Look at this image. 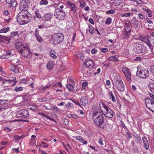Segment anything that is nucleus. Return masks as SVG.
<instances>
[{
  "label": "nucleus",
  "mask_w": 154,
  "mask_h": 154,
  "mask_svg": "<svg viewBox=\"0 0 154 154\" xmlns=\"http://www.w3.org/2000/svg\"><path fill=\"white\" fill-rule=\"evenodd\" d=\"M120 125L122 126V127L124 129H128V128H127V127L125 125L124 123L123 122H122V121H121Z\"/></svg>",
  "instance_id": "nucleus-54"
},
{
  "label": "nucleus",
  "mask_w": 154,
  "mask_h": 154,
  "mask_svg": "<svg viewBox=\"0 0 154 154\" xmlns=\"http://www.w3.org/2000/svg\"><path fill=\"white\" fill-rule=\"evenodd\" d=\"M50 53L51 57L54 59H56L57 58V56L56 55V52L54 50L50 51Z\"/></svg>",
  "instance_id": "nucleus-22"
},
{
  "label": "nucleus",
  "mask_w": 154,
  "mask_h": 154,
  "mask_svg": "<svg viewBox=\"0 0 154 154\" xmlns=\"http://www.w3.org/2000/svg\"><path fill=\"white\" fill-rule=\"evenodd\" d=\"M18 32H12L11 33V34L13 36H15L18 34Z\"/></svg>",
  "instance_id": "nucleus-60"
},
{
  "label": "nucleus",
  "mask_w": 154,
  "mask_h": 154,
  "mask_svg": "<svg viewBox=\"0 0 154 154\" xmlns=\"http://www.w3.org/2000/svg\"><path fill=\"white\" fill-rule=\"evenodd\" d=\"M29 7V6L28 5L23 4H22V3H20V10H22L21 11H23L25 13L28 12L27 11V10L28 8Z\"/></svg>",
  "instance_id": "nucleus-12"
},
{
  "label": "nucleus",
  "mask_w": 154,
  "mask_h": 154,
  "mask_svg": "<svg viewBox=\"0 0 154 154\" xmlns=\"http://www.w3.org/2000/svg\"><path fill=\"white\" fill-rule=\"evenodd\" d=\"M23 90V88L21 87H18L17 86L15 87L14 90L17 92L19 91H22Z\"/></svg>",
  "instance_id": "nucleus-36"
},
{
  "label": "nucleus",
  "mask_w": 154,
  "mask_h": 154,
  "mask_svg": "<svg viewBox=\"0 0 154 154\" xmlns=\"http://www.w3.org/2000/svg\"><path fill=\"white\" fill-rule=\"evenodd\" d=\"M105 117L108 119L112 118L113 115V112L112 109L109 108L106 111H105L103 112Z\"/></svg>",
  "instance_id": "nucleus-11"
},
{
  "label": "nucleus",
  "mask_w": 154,
  "mask_h": 154,
  "mask_svg": "<svg viewBox=\"0 0 154 154\" xmlns=\"http://www.w3.org/2000/svg\"><path fill=\"white\" fill-rule=\"evenodd\" d=\"M110 96V98L112 99V101L113 102L116 101V99L115 97L112 94V91H110L109 92Z\"/></svg>",
  "instance_id": "nucleus-28"
},
{
  "label": "nucleus",
  "mask_w": 154,
  "mask_h": 154,
  "mask_svg": "<svg viewBox=\"0 0 154 154\" xmlns=\"http://www.w3.org/2000/svg\"><path fill=\"white\" fill-rule=\"evenodd\" d=\"M122 71L126 77L127 80L129 82L131 80L130 69L128 68H122Z\"/></svg>",
  "instance_id": "nucleus-6"
},
{
  "label": "nucleus",
  "mask_w": 154,
  "mask_h": 154,
  "mask_svg": "<svg viewBox=\"0 0 154 154\" xmlns=\"http://www.w3.org/2000/svg\"><path fill=\"white\" fill-rule=\"evenodd\" d=\"M97 52V50L95 48H93L91 50V53L92 54H94Z\"/></svg>",
  "instance_id": "nucleus-58"
},
{
  "label": "nucleus",
  "mask_w": 154,
  "mask_h": 154,
  "mask_svg": "<svg viewBox=\"0 0 154 154\" xmlns=\"http://www.w3.org/2000/svg\"><path fill=\"white\" fill-rule=\"evenodd\" d=\"M64 38L63 34L62 33H55L51 36L49 40L53 44H57L63 41Z\"/></svg>",
  "instance_id": "nucleus-2"
},
{
  "label": "nucleus",
  "mask_w": 154,
  "mask_h": 154,
  "mask_svg": "<svg viewBox=\"0 0 154 154\" xmlns=\"http://www.w3.org/2000/svg\"><path fill=\"white\" fill-rule=\"evenodd\" d=\"M22 54V56H23L24 57H29V55H28L27 54V53L26 51H24V52L23 53L21 54Z\"/></svg>",
  "instance_id": "nucleus-53"
},
{
  "label": "nucleus",
  "mask_w": 154,
  "mask_h": 154,
  "mask_svg": "<svg viewBox=\"0 0 154 154\" xmlns=\"http://www.w3.org/2000/svg\"><path fill=\"white\" fill-rule=\"evenodd\" d=\"M11 70L16 73H17L19 72L18 68H11Z\"/></svg>",
  "instance_id": "nucleus-43"
},
{
  "label": "nucleus",
  "mask_w": 154,
  "mask_h": 154,
  "mask_svg": "<svg viewBox=\"0 0 154 154\" xmlns=\"http://www.w3.org/2000/svg\"><path fill=\"white\" fill-rule=\"evenodd\" d=\"M20 3L29 5L30 3V0H22Z\"/></svg>",
  "instance_id": "nucleus-32"
},
{
  "label": "nucleus",
  "mask_w": 154,
  "mask_h": 154,
  "mask_svg": "<svg viewBox=\"0 0 154 154\" xmlns=\"http://www.w3.org/2000/svg\"><path fill=\"white\" fill-rule=\"evenodd\" d=\"M4 129L5 131L7 132L10 131H11V128L8 127H5L4 128Z\"/></svg>",
  "instance_id": "nucleus-59"
},
{
  "label": "nucleus",
  "mask_w": 154,
  "mask_h": 154,
  "mask_svg": "<svg viewBox=\"0 0 154 154\" xmlns=\"http://www.w3.org/2000/svg\"><path fill=\"white\" fill-rule=\"evenodd\" d=\"M35 16L38 18H41V16L40 14L39 13L38 11L37 10L35 12Z\"/></svg>",
  "instance_id": "nucleus-47"
},
{
  "label": "nucleus",
  "mask_w": 154,
  "mask_h": 154,
  "mask_svg": "<svg viewBox=\"0 0 154 154\" xmlns=\"http://www.w3.org/2000/svg\"><path fill=\"white\" fill-rule=\"evenodd\" d=\"M72 104L71 103H68L65 106V108L68 109L69 108L72 107Z\"/></svg>",
  "instance_id": "nucleus-38"
},
{
  "label": "nucleus",
  "mask_w": 154,
  "mask_h": 154,
  "mask_svg": "<svg viewBox=\"0 0 154 154\" xmlns=\"http://www.w3.org/2000/svg\"><path fill=\"white\" fill-rule=\"evenodd\" d=\"M5 81H8L9 82V83H11L12 82H15V83H17V82L16 81V78L15 77H14L12 79H5Z\"/></svg>",
  "instance_id": "nucleus-25"
},
{
  "label": "nucleus",
  "mask_w": 154,
  "mask_h": 154,
  "mask_svg": "<svg viewBox=\"0 0 154 154\" xmlns=\"http://www.w3.org/2000/svg\"><path fill=\"white\" fill-rule=\"evenodd\" d=\"M10 5L12 7H14L17 5V3L15 0H13Z\"/></svg>",
  "instance_id": "nucleus-37"
},
{
  "label": "nucleus",
  "mask_w": 154,
  "mask_h": 154,
  "mask_svg": "<svg viewBox=\"0 0 154 154\" xmlns=\"http://www.w3.org/2000/svg\"><path fill=\"white\" fill-rule=\"evenodd\" d=\"M113 79L114 80V84H116V83H118L119 81L122 80L121 79L119 75H117L116 74H114L113 75Z\"/></svg>",
  "instance_id": "nucleus-19"
},
{
  "label": "nucleus",
  "mask_w": 154,
  "mask_h": 154,
  "mask_svg": "<svg viewBox=\"0 0 154 154\" xmlns=\"http://www.w3.org/2000/svg\"><path fill=\"white\" fill-rule=\"evenodd\" d=\"M48 3V2L47 0H41L40 4V5H46Z\"/></svg>",
  "instance_id": "nucleus-39"
},
{
  "label": "nucleus",
  "mask_w": 154,
  "mask_h": 154,
  "mask_svg": "<svg viewBox=\"0 0 154 154\" xmlns=\"http://www.w3.org/2000/svg\"><path fill=\"white\" fill-rule=\"evenodd\" d=\"M86 2L85 1H82L80 2L81 7L82 8H83L84 6L86 5Z\"/></svg>",
  "instance_id": "nucleus-42"
},
{
  "label": "nucleus",
  "mask_w": 154,
  "mask_h": 154,
  "mask_svg": "<svg viewBox=\"0 0 154 154\" xmlns=\"http://www.w3.org/2000/svg\"><path fill=\"white\" fill-rule=\"evenodd\" d=\"M131 31V28L130 26L129 25H126L125 27L124 30L125 32H129Z\"/></svg>",
  "instance_id": "nucleus-33"
},
{
  "label": "nucleus",
  "mask_w": 154,
  "mask_h": 154,
  "mask_svg": "<svg viewBox=\"0 0 154 154\" xmlns=\"http://www.w3.org/2000/svg\"><path fill=\"white\" fill-rule=\"evenodd\" d=\"M85 63L87 67L93 66H94V63L93 60H86L85 62Z\"/></svg>",
  "instance_id": "nucleus-16"
},
{
  "label": "nucleus",
  "mask_w": 154,
  "mask_h": 154,
  "mask_svg": "<svg viewBox=\"0 0 154 154\" xmlns=\"http://www.w3.org/2000/svg\"><path fill=\"white\" fill-rule=\"evenodd\" d=\"M51 7V8L50 9V12L49 13V19L51 18L53 15V13L55 11V8L54 6H52L51 5H50Z\"/></svg>",
  "instance_id": "nucleus-18"
},
{
  "label": "nucleus",
  "mask_w": 154,
  "mask_h": 154,
  "mask_svg": "<svg viewBox=\"0 0 154 154\" xmlns=\"http://www.w3.org/2000/svg\"><path fill=\"white\" fill-rule=\"evenodd\" d=\"M135 52L138 54H141L146 52L144 47L139 43L137 44L135 49Z\"/></svg>",
  "instance_id": "nucleus-7"
},
{
  "label": "nucleus",
  "mask_w": 154,
  "mask_h": 154,
  "mask_svg": "<svg viewBox=\"0 0 154 154\" xmlns=\"http://www.w3.org/2000/svg\"><path fill=\"white\" fill-rule=\"evenodd\" d=\"M49 109L53 111V112H56L58 111V109L57 107L55 106H51Z\"/></svg>",
  "instance_id": "nucleus-26"
},
{
  "label": "nucleus",
  "mask_w": 154,
  "mask_h": 154,
  "mask_svg": "<svg viewBox=\"0 0 154 154\" xmlns=\"http://www.w3.org/2000/svg\"><path fill=\"white\" fill-rule=\"evenodd\" d=\"M66 87L69 91H72L74 89L73 86L71 84L67 85Z\"/></svg>",
  "instance_id": "nucleus-31"
},
{
  "label": "nucleus",
  "mask_w": 154,
  "mask_h": 154,
  "mask_svg": "<svg viewBox=\"0 0 154 154\" xmlns=\"http://www.w3.org/2000/svg\"><path fill=\"white\" fill-rule=\"evenodd\" d=\"M108 60L109 61L113 60L116 62L118 60L116 56H111L108 57Z\"/></svg>",
  "instance_id": "nucleus-24"
},
{
  "label": "nucleus",
  "mask_w": 154,
  "mask_h": 154,
  "mask_svg": "<svg viewBox=\"0 0 154 154\" xmlns=\"http://www.w3.org/2000/svg\"><path fill=\"white\" fill-rule=\"evenodd\" d=\"M148 109L152 112H154V103L152 106H150Z\"/></svg>",
  "instance_id": "nucleus-44"
},
{
  "label": "nucleus",
  "mask_w": 154,
  "mask_h": 154,
  "mask_svg": "<svg viewBox=\"0 0 154 154\" xmlns=\"http://www.w3.org/2000/svg\"><path fill=\"white\" fill-rule=\"evenodd\" d=\"M88 83L87 82H84L82 84V87L83 88L85 89L87 86Z\"/></svg>",
  "instance_id": "nucleus-51"
},
{
  "label": "nucleus",
  "mask_w": 154,
  "mask_h": 154,
  "mask_svg": "<svg viewBox=\"0 0 154 154\" xmlns=\"http://www.w3.org/2000/svg\"><path fill=\"white\" fill-rule=\"evenodd\" d=\"M115 12V11L113 9L110 10L109 11H107L106 12V13L107 14H113Z\"/></svg>",
  "instance_id": "nucleus-41"
},
{
  "label": "nucleus",
  "mask_w": 154,
  "mask_h": 154,
  "mask_svg": "<svg viewBox=\"0 0 154 154\" xmlns=\"http://www.w3.org/2000/svg\"><path fill=\"white\" fill-rule=\"evenodd\" d=\"M80 103L82 105L85 106L88 104V99L87 97H84L80 99Z\"/></svg>",
  "instance_id": "nucleus-17"
},
{
  "label": "nucleus",
  "mask_w": 154,
  "mask_h": 154,
  "mask_svg": "<svg viewBox=\"0 0 154 154\" xmlns=\"http://www.w3.org/2000/svg\"><path fill=\"white\" fill-rule=\"evenodd\" d=\"M136 75L141 78H145L149 75V71L144 68H137Z\"/></svg>",
  "instance_id": "nucleus-4"
},
{
  "label": "nucleus",
  "mask_w": 154,
  "mask_h": 154,
  "mask_svg": "<svg viewBox=\"0 0 154 154\" xmlns=\"http://www.w3.org/2000/svg\"><path fill=\"white\" fill-rule=\"evenodd\" d=\"M29 18V17L27 14V13H25L23 11H21L17 15V20L20 24L23 25L25 23V21L27 20Z\"/></svg>",
  "instance_id": "nucleus-3"
},
{
  "label": "nucleus",
  "mask_w": 154,
  "mask_h": 154,
  "mask_svg": "<svg viewBox=\"0 0 154 154\" xmlns=\"http://www.w3.org/2000/svg\"><path fill=\"white\" fill-rule=\"evenodd\" d=\"M9 29L8 27L3 28L0 30V33H6L9 31Z\"/></svg>",
  "instance_id": "nucleus-34"
},
{
  "label": "nucleus",
  "mask_w": 154,
  "mask_h": 154,
  "mask_svg": "<svg viewBox=\"0 0 154 154\" xmlns=\"http://www.w3.org/2000/svg\"><path fill=\"white\" fill-rule=\"evenodd\" d=\"M35 35L36 39L38 42H41L42 41V39L38 33H35Z\"/></svg>",
  "instance_id": "nucleus-29"
},
{
  "label": "nucleus",
  "mask_w": 154,
  "mask_h": 154,
  "mask_svg": "<svg viewBox=\"0 0 154 154\" xmlns=\"http://www.w3.org/2000/svg\"><path fill=\"white\" fill-rule=\"evenodd\" d=\"M67 4L71 7V10L75 12L76 11V8L74 4L72 3L70 1L67 2Z\"/></svg>",
  "instance_id": "nucleus-20"
},
{
  "label": "nucleus",
  "mask_w": 154,
  "mask_h": 154,
  "mask_svg": "<svg viewBox=\"0 0 154 154\" xmlns=\"http://www.w3.org/2000/svg\"><path fill=\"white\" fill-rule=\"evenodd\" d=\"M142 139L144 146V147L146 149H148L149 148V145L147 139L146 137H143Z\"/></svg>",
  "instance_id": "nucleus-15"
},
{
  "label": "nucleus",
  "mask_w": 154,
  "mask_h": 154,
  "mask_svg": "<svg viewBox=\"0 0 154 154\" xmlns=\"http://www.w3.org/2000/svg\"><path fill=\"white\" fill-rule=\"evenodd\" d=\"M116 88L120 91H123L125 90V86L122 80L119 81L118 83L114 84Z\"/></svg>",
  "instance_id": "nucleus-8"
},
{
  "label": "nucleus",
  "mask_w": 154,
  "mask_h": 154,
  "mask_svg": "<svg viewBox=\"0 0 154 154\" xmlns=\"http://www.w3.org/2000/svg\"><path fill=\"white\" fill-rule=\"evenodd\" d=\"M48 13H45V14L43 16L42 18L44 20H48Z\"/></svg>",
  "instance_id": "nucleus-46"
},
{
  "label": "nucleus",
  "mask_w": 154,
  "mask_h": 154,
  "mask_svg": "<svg viewBox=\"0 0 154 154\" xmlns=\"http://www.w3.org/2000/svg\"><path fill=\"white\" fill-rule=\"evenodd\" d=\"M75 138L80 143H82L84 140V139L81 136H76L75 137Z\"/></svg>",
  "instance_id": "nucleus-27"
},
{
  "label": "nucleus",
  "mask_w": 154,
  "mask_h": 154,
  "mask_svg": "<svg viewBox=\"0 0 154 154\" xmlns=\"http://www.w3.org/2000/svg\"><path fill=\"white\" fill-rule=\"evenodd\" d=\"M65 13L62 10H60L58 11H57L56 14L54 16L55 17L59 20H63L65 17Z\"/></svg>",
  "instance_id": "nucleus-9"
},
{
  "label": "nucleus",
  "mask_w": 154,
  "mask_h": 154,
  "mask_svg": "<svg viewBox=\"0 0 154 154\" xmlns=\"http://www.w3.org/2000/svg\"><path fill=\"white\" fill-rule=\"evenodd\" d=\"M135 140H137V142L139 143H141L142 142L141 137L138 134H136L134 136Z\"/></svg>",
  "instance_id": "nucleus-21"
},
{
  "label": "nucleus",
  "mask_w": 154,
  "mask_h": 154,
  "mask_svg": "<svg viewBox=\"0 0 154 154\" xmlns=\"http://www.w3.org/2000/svg\"><path fill=\"white\" fill-rule=\"evenodd\" d=\"M15 47L20 54L23 53L24 51H25L24 48L25 46L21 42H17L15 43Z\"/></svg>",
  "instance_id": "nucleus-10"
},
{
  "label": "nucleus",
  "mask_w": 154,
  "mask_h": 154,
  "mask_svg": "<svg viewBox=\"0 0 154 154\" xmlns=\"http://www.w3.org/2000/svg\"><path fill=\"white\" fill-rule=\"evenodd\" d=\"M108 51V49L106 48H102L101 49V51L103 53H105Z\"/></svg>",
  "instance_id": "nucleus-56"
},
{
  "label": "nucleus",
  "mask_w": 154,
  "mask_h": 154,
  "mask_svg": "<svg viewBox=\"0 0 154 154\" xmlns=\"http://www.w3.org/2000/svg\"><path fill=\"white\" fill-rule=\"evenodd\" d=\"M17 116L18 118H25L29 117V115L27 110L22 109L20 110L17 113Z\"/></svg>",
  "instance_id": "nucleus-5"
},
{
  "label": "nucleus",
  "mask_w": 154,
  "mask_h": 154,
  "mask_svg": "<svg viewBox=\"0 0 154 154\" xmlns=\"http://www.w3.org/2000/svg\"><path fill=\"white\" fill-rule=\"evenodd\" d=\"M0 74L3 76H5L6 75V73L3 70V68H0Z\"/></svg>",
  "instance_id": "nucleus-48"
},
{
  "label": "nucleus",
  "mask_w": 154,
  "mask_h": 154,
  "mask_svg": "<svg viewBox=\"0 0 154 154\" xmlns=\"http://www.w3.org/2000/svg\"><path fill=\"white\" fill-rule=\"evenodd\" d=\"M69 117H71L75 119H77L78 118L77 116L74 113L70 114Z\"/></svg>",
  "instance_id": "nucleus-49"
},
{
  "label": "nucleus",
  "mask_w": 154,
  "mask_h": 154,
  "mask_svg": "<svg viewBox=\"0 0 154 154\" xmlns=\"http://www.w3.org/2000/svg\"><path fill=\"white\" fill-rule=\"evenodd\" d=\"M52 86L53 87L57 86L59 87L60 88H61L62 87V85L61 84V83L60 82H59L56 83L55 84H53Z\"/></svg>",
  "instance_id": "nucleus-30"
},
{
  "label": "nucleus",
  "mask_w": 154,
  "mask_h": 154,
  "mask_svg": "<svg viewBox=\"0 0 154 154\" xmlns=\"http://www.w3.org/2000/svg\"><path fill=\"white\" fill-rule=\"evenodd\" d=\"M89 30L91 34H93L94 33V28L91 26H89Z\"/></svg>",
  "instance_id": "nucleus-40"
},
{
  "label": "nucleus",
  "mask_w": 154,
  "mask_h": 154,
  "mask_svg": "<svg viewBox=\"0 0 154 154\" xmlns=\"http://www.w3.org/2000/svg\"><path fill=\"white\" fill-rule=\"evenodd\" d=\"M99 105L100 109L102 112H103V109H105L106 111L110 108L108 106V105L105 104L104 103L101 101Z\"/></svg>",
  "instance_id": "nucleus-14"
},
{
  "label": "nucleus",
  "mask_w": 154,
  "mask_h": 154,
  "mask_svg": "<svg viewBox=\"0 0 154 154\" xmlns=\"http://www.w3.org/2000/svg\"><path fill=\"white\" fill-rule=\"evenodd\" d=\"M6 54L9 56H11L12 55L11 54V50H8L6 51Z\"/></svg>",
  "instance_id": "nucleus-63"
},
{
  "label": "nucleus",
  "mask_w": 154,
  "mask_h": 154,
  "mask_svg": "<svg viewBox=\"0 0 154 154\" xmlns=\"http://www.w3.org/2000/svg\"><path fill=\"white\" fill-rule=\"evenodd\" d=\"M145 105L148 108L153 104L154 103V101L149 98H146L145 99Z\"/></svg>",
  "instance_id": "nucleus-13"
},
{
  "label": "nucleus",
  "mask_w": 154,
  "mask_h": 154,
  "mask_svg": "<svg viewBox=\"0 0 154 154\" xmlns=\"http://www.w3.org/2000/svg\"><path fill=\"white\" fill-rule=\"evenodd\" d=\"M112 20L111 18L110 17H108L107 18L106 21H105V23L107 24H110L111 22H112Z\"/></svg>",
  "instance_id": "nucleus-35"
},
{
  "label": "nucleus",
  "mask_w": 154,
  "mask_h": 154,
  "mask_svg": "<svg viewBox=\"0 0 154 154\" xmlns=\"http://www.w3.org/2000/svg\"><path fill=\"white\" fill-rule=\"evenodd\" d=\"M98 143L101 146H103L104 145V144L103 143V140L102 138H100L99 140L98 141Z\"/></svg>",
  "instance_id": "nucleus-57"
},
{
  "label": "nucleus",
  "mask_w": 154,
  "mask_h": 154,
  "mask_svg": "<svg viewBox=\"0 0 154 154\" xmlns=\"http://www.w3.org/2000/svg\"><path fill=\"white\" fill-rule=\"evenodd\" d=\"M42 146L47 148L48 146V144H47L46 143L44 142H42L41 144Z\"/></svg>",
  "instance_id": "nucleus-45"
},
{
  "label": "nucleus",
  "mask_w": 154,
  "mask_h": 154,
  "mask_svg": "<svg viewBox=\"0 0 154 154\" xmlns=\"http://www.w3.org/2000/svg\"><path fill=\"white\" fill-rule=\"evenodd\" d=\"M149 40V39L147 36L145 37L142 38L141 39V41L145 43H146V42L148 41Z\"/></svg>",
  "instance_id": "nucleus-52"
},
{
  "label": "nucleus",
  "mask_w": 154,
  "mask_h": 154,
  "mask_svg": "<svg viewBox=\"0 0 154 154\" xmlns=\"http://www.w3.org/2000/svg\"><path fill=\"white\" fill-rule=\"evenodd\" d=\"M126 134L128 136V137L129 138H131V137L132 136L131 135V134L130 132L129 131H128L127 132Z\"/></svg>",
  "instance_id": "nucleus-61"
},
{
  "label": "nucleus",
  "mask_w": 154,
  "mask_h": 154,
  "mask_svg": "<svg viewBox=\"0 0 154 154\" xmlns=\"http://www.w3.org/2000/svg\"><path fill=\"white\" fill-rule=\"evenodd\" d=\"M150 86V90L152 92L154 93V84H152Z\"/></svg>",
  "instance_id": "nucleus-55"
},
{
  "label": "nucleus",
  "mask_w": 154,
  "mask_h": 154,
  "mask_svg": "<svg viewBox=\"0 0 154 154\" xmlns=\"http://www.w3.org/2000/svg\"><path fill=\"white\" fill-rule=\"evenodd\" d=\"M73 102L76 105H77L80 106V107H82L80 105L79 102L77 101V100L73 101Z\"/></svg>",
  "instance_id": "nucleus-62"
},
{
  "label": "nucleus",
  "mask_w": 154,
  "mask_h": 154,
  "mask_svg": "<svg viewBox=\"0 0 154 154\" xmlns=\"http://www.w3.org/2000/svg\"><path fill=\"white\" fill-rule=\"evenodd\" d=\"M6 102L5 100H0V104H3L5 103Z\"/></svg>",
  "instance_id": "nucleus-64"
},
{
  "label": "nucleus",
  "mask_w": 154,
  "mask_h": 154,
  "mask_svg": "<svg viewBox=\"0 0 154 154\" xmlns=\"http://www.w3.org/2000/svg\"><path fill=\"white\" fill-rule=\"evenodd\" d=\"M20 81L21 82L26 84L28 83L30 80L29 78H23L20 79Z\"/></svg>",
  "instance_id": "nucleus-23"
},
{
  "label": "nucleus",
  "mask_w": 154,
  "mask_h": 154,
  "mask_svg": "<svg viewBox=\"0 0 154 154\" xmlns=\"http://www.w3.org/2000/svg\"><path fill=\"white\" fill-rule=\"evenodd\" d=\"M38 114L40 116H42L44 118H46L48 119V117L46 115L44 114L42 112H38Z\"/></svg>",
  "instance_id": "nucleus-50"
},
{
  "label": "nucleus",
  "mask_w": 154,
  "mask_h": 154,
  "mask_svg": "<svg viewBox=\"0 0 154 154\" xmlns=\"http://www.w3.org/2000/svg\"><path fill=\"white\" fill-rule=\"evenodd\" d=\"M98 107L95 106L93 107V111L92 117L94 124L96 126L99 128H103L101 126L104 122V118L103 115L101 114L99 110L97 109Z\"/></svg>",
  "instance_id": "nucleus-1"
}]
</instances>
